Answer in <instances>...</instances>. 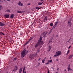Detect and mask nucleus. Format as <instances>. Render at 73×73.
I'll return each mask as SVG.
<instances>
[{
  "mask_svg": "<svg viewBox=\"0 0 73 73\" xmlns=\"http://www.w3.org/2000/svg\"><path fill=\"white\" fill-rule=\"evenodd\" d=\"M2 35H5V34H4V33H2Z\"/></svg>",
  "mask_w": 73,
  "mask_h": 73,
  "instance_id": "a18cd8bd",
  "label": "nucleus"
},
{
  "mask_svg": "<svg viewBox=\"0 0 73 73\" xmlns=\"http://www.w3.org/2000/svg\"><path fill=\"white\" fill-rule=\"evenodd\" d=\"M58 21H57V22L55 23V24L54 25L56 26L57 25V24H58Z\"/></svg>",
  "mask_w": 73,
  "mask_h": 73,
  "instance_id": "ddd939ff",
  "label": "nucleus"
},
{
  "mask_svg": "<svg viewBox=\"0 0 73 73\" xmlns=\"http://www.w3.org/2000/svg\"><path fill=\"white\" fill-rule=\"evenodd\" d=\"M1 8H2V6H0V10L1 9Z\"/></svg>",
  "mask_w": 73,
  "mask_h": 73,
  "instance_id": "ea45409f",
  "label": "nucleus"
},
{
  "mask_svg": "<svg viewBox=\"0 0 73 73\" xmlns=\"http://www.w3.org/2000/svg\"><path fill=\"white\" fill-rule=\"evenodd\" d=\"M73 55H70L68 57V59H70L71 58L73 57Z\"/></svg>",
  "mask_w": 73,
  "mask_h": 73,
  "instance_id": "f8f14e48",
  "label": "nucleus"
},
{
  "mask_svg": "<svg viewBox=\"0 0 73 73\" xmlns=\"http://www.w3.org/2000/svg\"><path fill=\"white\" fill-rule=\"evenodd\" d=\"M66 69H65V70H64V71H66Z\"/></svg>",
  "mask_w": 73,
  "mask_h": 73,
  "instance_id": "6e6d98bb",
  "label": "nucleus"
},
{
  "mask_svg": "<svg viewBox=\"0 0 73 73\" xmlns=\"http://www.w3.org/2000/svg\"><path fill=\"white\" fill-rule=\"evenodd\" d=\"M18 67H17V66H15V67L14 69L15 70V71H16V70H17L18 69Z\"/></svg>",
  "mask_w": 73,
  "mask_h": 73,
  "instance_id": "9b49d317",
  "label": "nucleus"
},
{
  "mask_svg": "<svg viewBox=\"0 0 73 73\" xmlns=\"http://www.w3.org/2000/svg\"><path fill=\"white\" fill-rule=\"evenodd\" d=\"M2 32H0V35H2Z\"/></svg>",
  "mask_w": 73,
  "mask_h": 73,
  "instance_id": "c9c22d12",
  "label": "nucleus"
},
{
  "mask_svg": "<svg viewBox=\"0 0 73 73\" xmlns=\"http://www.w3.org/2000/svg\"><path fill=\"white\" fill-rule=\"evenodd\" d=\"M70 64H69V65L68 66V68H70Z\"/></svg>",
  "mask_w": 73,
  "mask_h": 73,
  "instance_id": "7c9ffc66",
  "label": "nucleus"
},
{
  "mask_svg": "<svg viewBox=\"0 0 73 73\" xmlns=\"http://www.w3.org/2000/svg\"><path fill=\"white\" fill-rule=\"evenodd\" d=\"M41 40H42V38L40 37L38 40V42L37 43L35 46V48H36L38 46H40L41 44Z\"/></svg>",
  "mask_w": 73,
  "mask_h": 73,
  "instance_id": "f03ea898",
  "label": "nucleus"
},
{
  "mask_svg": "<svg viewBox=\"0 0 73 73\" xmlns=\"http://www.w3.org/2000/svg\"><path fill=\"white\" fill-rule=\"evenodd\" d=\"M52 61V60H48V62H51Z\"/></svg>",
  "mask_w": 73,
  "mask_h": 73,
  "instance_id": "bb28decb",
  "label": "nucleus"
},
{
  "mask_svg": "<svg viewBox=\"0 0 73 73\" xmlns=\"http://www.w3.org/2000/svg\"><path fill=\"white\" fill-rule=\"evenodd\" d=\"M52 40H50L48 42V45H49V43L50 42H52Z\"/></svg>",
  "mask_w": 73,
  "mask_h": 73,
  "instance_id": "aec40b11",
  "label": "nucleus"
},
{
  "mask_svg": "<svg viewBox=\"0 0 73 73\" xmlns=\"http://www.w3.org/2000/svg\"><path fill=\"white\" fill-rule=\"evenodd\" d=\"M69 51H70V50H68L67 51V52L66 53V55L68 54L69 53Z\"/></svg>",
  "mask_w": 73,
  "mask_h": 73,
  "instance_id": "b1692460",
  "label": "nucleus"
},
{
  "mask_svg": "<svg viewBox=\"0 0 73 73\" xmlns=\"http://www.w3.org/2000/svg\"><path fill=\"white\" fill-rule=\"evenodd\" d=\"M36 56V54H32L30 55L29 58L32 59H33Z\"/></svg>",
  "mask_w": 73,
  "mask_h": 73,
  "instance_id": "20e7f679",
  "label": "nucleus"
},
{
  "mask_svg": "<svg viewBox=\"0 0 73 73\" xmlns=\"http://www.w3.org/2000/svg\"><path fill=\"white\" fill-rule=\"evenodd\" d=\"M16 59H17V58H15L14 59H13V61H15L16 60Z\"/></svg>",
  "mask_w": 73,
  "mask_h": 73,
  "instance_id": "cd10ccee",
  "label": "nucleus"
},
{
  "mask_svg": "<svg viewBox=\"0 0 73 73\" xmlns=\"http://www.w3.org/2000/svg\"><path fill=\"white\" fill-rule=\"evenodd\" d=\"M2 2V1H1L0 0V3H1Z\"/></svg>",
  "mask_w": 73,
  "mask_h": 73,
  "instance_id": "de8ad7c7",
  "label": "nucleus"
},
{
  "mask_svg": "<svg viewBox=\"0 0 73 73\" xmlns=\"http://www.w3.org/2000/svg\"><path fill=\"white\" fill-rule=\"evenodd\" d=\"M31 4V3H28L27 5H30Z\"/></svg>",
  "mask_w": 73,
  "mask_h": 73,
  "instance_id": "c03bdc74",
  "label": "nucleus"
},
{
  "mask_svg": "<svg viewBox=\"0 0 73 73\" xmlns=\"http://www.w3.org/2000/svg\"><path fill=\"white\" fill-rule=\"evenodd\" d=\"M70 40H70V39H69V40H68L67 42H70Z\"/></svg>",
  "mask_w": 73,
  "mask_h": 73,
  "instance_id": "c85d7f7f",
  "label": "nucleus"
},
{
  "mask_svg": "<svg viewBox=\"0 0 73 73\" xmlns=\"http://www.w3.org/2000/svg\"><path fill=\"white\" fill-rule=\"evenodd\" d=\"M70 39L71 40V37H70Z\"/></svg>",
  "mask_w": 73,
  "mask_h": 73,
  "instance_id": "603ef678",
  "label": "nucleus"
},
{
  "mask_svg": "<svg viewBox=\"0 0 73 73\" xmlns=\"http://www.w3.org/2000/svg\"><path fill=\"white\" fill-rule=\"evenodd\" d=\"M29 42V41H27V42H26L24 45V46H25V45H27V44H28V43Z\"/></svg>",
  "mask_w": 73,
  "mask_h": 73,
  "instance_id": "6ab92c4d",
  "label": "nucleus"
},
{
  "mask_svg": "<svg viewBox=\"0 0 73 73\" xmlns=\"http://www.w3.org/2000/svg\"><path fill=\"white\" fill-rule=\"evenodd\" d=\"M3 1H5V0H3Z\"/></svg>",
  "mask_w": 73,
  "mask_h": 73,
  "instance_id": "5fc2aeb1",
  "label": "nucleus"
},
{
  "mask_svg": "<svg viewBox=\"0 0 73 73\" xmlns=\"http://www.w3.org/2000/svg\"><path fill=\"white\" fill-rule=\"evenodd\" d=\"M7 1H10V0H7Z\"/></svg>",
  "mask_w": 73,
  "mask_h": 73,
  "instance_id": "864d4df0",
  "label": "nucleus"
},
{
  "mask_svg": "<svg viewBox=\"0 0 73 73\" xmlns=\"http://www.w3.org/2000/svg\"><path fill=\"white\" fill-rule=\"evenodd\" d=\"M35 8L36 9H38V10H39V9H40V8H41L37 7H36Z\"/></svg>",
  "mask_w": 73,
  "mask_h": 73,
  "instance_id": "4468645a",
  "label": "nucleus"
},
{
  "mask_svg": "<svg viewBox=\"0 0 73 73\" xmlns=\"http://www.w3.org/2000/svg\"><path fill=\"white\" fill-rule=\"evenodd\" d=\"M25 67H24V68L23 70V72H25Z\"/></svg>",
  "mask_w": 73,
  "mask_h": 73,
  "instance_id": "5701e85b",
  "label": "nucleus"
},
{
  "mask_svg": "<svg viewBox=\"0 0 73 73\" xmlns=\"http://www.w3.org/2000/svg\"><path fill=\"white\" fill-rule=\"evenodd\" d=\"M41 58H39V59H38V61H40V60H41Z\"/></svg>",
  "mask_w": 73,
  "mask_h": 73,
  "instance_id": "e433bc0d",
  "label": "nucleus"
},
{
  "mask_svg": "<svg viewBox=\"0 0 73 73\" xmlns=\"http://www.w3.org/2000/svg\"><path fill=\"white\" fill-rule=\"evenodd\" d=\"M61 51H58L56 52L54 56V57H57L60 56V55H61Z\"/></svg>",
  "mask_w": 73,
  "mask_h": 73,
  "instance_id": "7ed1b4c3",
  "label": "nucleus"
},
{
  "mask_svg": "<svg viewBox=\"0 0 73 73\" xmlns=\"http://www.w3.org/2000/svg\"><path fill=\"white\" fill-rule=\"evenodd\" d=\"M40 66V63H38V64L37 65V66Z\"/></svg>",
  "mask_w": 73,
  "mask_h": 73,
  "instance_id": "72a5a7b5",
  "label": "nucleus"
},
{
  "mask_svg": "<svg viewBox=\"0 0 73 73\" xmlns=\"http://www.w3.org/2000/svg\"><path fill=\"white\" fill-rule=\"evenodd\" d=\"M46 32H44L43 33V34L44 35V34H45V33H46Z\"/></svg>",
  "mask_w": 73,
  "mask_h": 73,
  "instance_id": "f704fd0d",
  "label": "nucleus"
},
{
  "mask_svg": "<svg viewBox=\"0 0 73 73\" xmlns=\"http://www.w3.org/2000/svg\"><path fill=\"white\" fill-rule=\"evenodd\" d=\"M24 11H17V13H24Z\"/></svg>",
  "mask_w": 73,
  "mask_h": 73,
  "instance_id": "9d476101",
  "label": "nucleus"
},
{
  "mask_svg": "<svg viewBox=\"0 0 73 73\" xmlns=\"http://www.w3.org/2000/svg\"><path fill=\"white\" fill-rule=\"evenodd\" d=\"M47 33H48V32H46V33L44 35V37H45V36H46V34H47Z\"/></svg>",
  "mask_w": 73,
  "mask_h": 73,
  "instance_id": "393cba45",
  "label": "nucleus"
},
{
  "mask_svg": "<svg viewBox=\"0 0 73 73\" xmlns=\"http://www.w3.org/2000/svg\"><path fill=\"white\" fill-rule=\"evenodd\" d=\"M46 58V57L44 59H43L42 60V63H44V62L45 61V59Z\"/></svg>",
  "mask_w": 73,
  "mask_h": 73,
  "instance_id": "a211bd4d",
  "label": "nucleus"
},
{
  "mask_svg": "<svg viewBox=\"0 0 73 73\" xmlns=\"http://www.w3.org/2000/svg\"><path fill=\"white\" fill-rule=\"evenodd\" d=\"M33 37H34V36H32L29 39V40L31 41V40H32V39L33 38Z\"/></svg>",
  "mask_w": 73,
  "mask_h": 73,
  "instance_id": "f3484780",
  "label": "nucleus"
},
{
  "mask_svg": "<svg viewBox=\"0 0 73 73\" xmlns=\"http://www.w3.org/2000/svg\"><path fill=\"white\" fill-rule=\"evenodd\" d=\"M51 49L50 48H49V50H48V51H50V50Z\"/></svg>",
  "mask_w": 73,
  "mask_h": 73,
  "instance_id": "37998d69",
  "label": "nucleus"
},
{
  "mask_svg": "<svg viewBox=\"0 0 73 73\" xmlns=\"http://www.w3.org/2000/svg\"><path fill=\"white\" fill-rule=\"evenodd\" d=\"M22 70H23V68H21L19 70V73H21V72H22Z\"/></svg>",
  "mask_w": 73,
  "mask_h": 73,
  "instance_id": "6e6552de",
  "label": "nucleus"
},
{
  "mask_svg": "<svg viewBox=\"0 0 73 73\" xmlns=\"http://www.w3.org/2000/svg\"><path fill=\"white\" fill-rule=\"evenodd\" d=\"M29 51L28 50H26L25 49H24L21 52V57L22 58H24V56H25L28 54Z\"/></svg>",
  "mask_w": 73,
  "mask_h": 73,
  "instance_id": "f257e3e1",
  "label": "nucleus"
},
{
  "mask_svg": "<svg viewBox=\"0 0 73 73\" xmlns=\"http://www.w3.org/2000/svg\"><path fill=\"white\" fill-rule=\"evenodd\" d=\"M47 16H46L44 17V20H47Z\"/></svg>",
  "mask_w": 73,
  "mask_h": 73,
  "instance_id": "4be33fe9",
  "label": "nucleus"
},
{
  "mask_svg": "<svg viewBox=\"0 0 73 73\" xmlns=\"http://www.w3.org/2000/svg\"><path fill=\"white\" fill-rule=\"evenodd\" d=\"M58 35H56V37H58Z\"/></svg>",
  "mask_w": 73,
  "mask_h": 73,
  "instance_id": "09e8293b",
  "label": "nucleus"
},
{
  "mask_svg": "<svg viewBox=\"0 0 73 73\" xmlns=\"http://www.w3.org/2000/svg\"><path fill=\"white\" fill-rule=\"evenodd\" d=\"M70 27H71V25H70Z\"/></svg>",
  "mask_w": 73,
  "mask_h": 73,
  "instance_id": "bf43d9fd",
  "label": "nucleus"
},
{
  "mask_svg": "<svg viewBox=\"0 0 73 73\" xmlns=\"http://www.w3.org/2000/svg\"><path fill=\"white\" fill-rule=\"evenodd\" d=\"M5 25V24L4 23H1V22H0V26H4Z\"/></svg>",
  "mask_w": 73,
  "mask_h": 73,
  "instance_id": "0eeeda50",
  "label": "nucleus"
},
{
  "mask_svg": "<svg viewBox=\"0 0 73 73\" xmlns=\"http://www.w3.org/2000/svg\"><path fill=\"white\" fill-rule=\"evenodd\" d=\"M50 25L51 26H53V23H51L50 24Z\"/></svg>",
  "mask_w": 73,
  "mask_h": 73,
  "instance_id": "412c9836",
  "label": "nucleus"
},
{
  "mask_svg": "<svg viewBox=\"0 0 73 73\" xmlns=\"http://www.w3.org/2000/svg\"><path fill=\"white\" fill-rule=\"evenodd\" d=\"M6 11L7 12H11V11L9 9H7Z\"/></svg>",
  "mask_w": 73,
  "mask_h": 73,
  "instance_id": "a878e982",
  "label": "nucleus"
},
{
  "mask_svg": "<svg viewBox=\"0 0 73 73\" xmlns=\"http://www.w3.org/2000/svg\"><path fill=\"white\" fill-rule=\"evenodd\" d=\"M50 59H51V57H50Z\"/></svg>",
  "mask_w": 73,
  "mask_h": 73,
  "instance_id": "4d7b16f0",
  "label": "nucleus"
},
{
  "mask_svg": "<svg viewBox=\"0 0 73 73\" xmlns=\"http://www.w3.org/2000/svg\"><path fill=\"white\" fill-rule=\"evenodd\" d=\"M48 48L49 49H51V48H52V47H51L50 46H49Z\"/></svg>",
  "mask_w": 73,
  "mask_h": 73,
  "instance_id": "2f4dec72",
  "label": "nucleus"
},
{
  "mask_svg": "<svg viewBox=\"0 0 73 73\" xmlns=\"http://www.w3.org/2000/svg\"><path fill=\"white\" fill-rule=\"evenodd\" d=\"M18 4L20 6H23V5H23V4L21 3V1H19Z\"/></svg>",
  "mask_w": 73,
  "mask_h": 73,
  "instance_id": "423d86ee",
  "label": "nucleus"
},
{
  "mask_svg": "<svg viewBox=\"0 0 73 73\" xmlns=\"http://www.w3.org/2000/svg\"><path fill=\"white\" fill-rule=\"evenodd\" d=\"M57 70L58 71L59 70V68H57Z\"/></svg>",
  "mask_w": 73,
  "mask_h": 73,
  "instance_id": "49530a36",
  "label": "nucleus"
},
{
  "mask_svg": "<svg viewBox=\"0 0 73 73\" xmlns=\"http://www.w3.org/2000/svg\"><path fill=\"white\" fill-rule=\"evenodd\" d=\"M15 71H16L15 70V69H14L13 70L12 72L13 73H14V72H15Z\"/></svg>",
  "mask_w": 73,
  "mask_h": 73,
  "instance_id": "c756f323",
  "label": "nucleus"
},
{
  "mask_svg": "<svg viewBox=\"0 0 73 73\" xmlns=\"http://www.w3.org/2000/svg\"><path fill=\"white\" fill-rule=\"evenodd\" d=\"M26 71H25V72H23V73H26Z\"/></svg>",
  "mask_w": 73,
  "mask_h": 73,
  "instance_id": "79ce46f5",
  "label": "nucleus"
},
{
  "mask_svg": "<svg viewBox=\"0 0 73 73\" xmlns=\"http://www.w3.org/2000/svg\"><path fill=\"white\" fill-rule=\"evenodd\" d=\"M48 64H49V62H48L45 63V65H48Z\"/></svg>",
  "mask_w": 73,
  "mask_h": 73,
  "instance_id": "473e14b6",
  "label": "nucleus"
},
{
  "mask_svg": "<svg viewBox=\"0 0 73 73\" xmlns=\"http://www.w3.org/2000/svg\"><path fill=\"white\" fill-rule=\"evenodd\" d=\"M67 70L68 71H69V70H70L71 71H72V69L70 68H68Z\"/></svg>",
  "mask_w": 73,
  "mask_h": 73,
  "instance_id": "2eb2a0df",
  "label": "nucleus"
},
{
  "mask_svg": "<svg viewBox=\"0 0 73 73\" xmlns=\"http://www.w3.org/2000/svg\"><path fill=\"white\" fill-rule=\"evenodd\" d=\"M40 52V51L38 50V52H37L36 53H39Z\"/></svg>",
  "mask_w": 73,
  "mask_h": 73,
  "instance_id": "a19ab883",
  "label": "nucleus"
},
{
  "mask_svg": "<svg viewBox=\"0 0 73 73\" xmlns=\"http://www.w3.org/2000/svg\"><path fill=\"white\" fill-rule=\"evenodd\" d=\"M42 3H41L40 2H39L38 3V5H42Z\"/></svg>",
  "mask_w": 73,
  "mask_h": 73,
  "instance_id": "dca6fc26",
  "label": "nucleus"
},
{
  "mask_svg": "<svg viewBox=\"0 0 73 73\" xmlns=\"http://www.w3.org/2000/svg\"><path fill=\"white\" fill-rule=\"evenodd\" d=\"M71 47V46H70L68 48V49H70V48Z\"/></svg>",
  "mask_w": 73,
  "mask_h": 73,
  "instance_id": "58836bf2",
  "label": "nucleus"
},
{
  "mask_svg": "<svg viewBox=\"0 0 73 73\" xmlns=\"http://www.w3.org/2000/svg\"><path fill=\"white\" fill-rule=\"evenodd\" d=\"M56 26H55V25H54V26L53 27V28H55V27H56Z\"/></svg>",
  "mask_w": 73,
  "mask_h": 73,
  "instance_id": "4c0bfd02",
  "label": "nucleus"
},
{
  "mask_svg": "<svg viewBox=\"0 0 73 73\" xmlns=\"http://www.w3.org/2000/svg\"><path fill=\"white\" fill-rule=\"evenodd\" d=\"M52 69H54V68L53 67H52Z\"/></svg>",
  "mask_w": 73,
  "mask_h": 73,
  "instance_id": "8fccbe9b",
  "label": "nucleus"
},
{
  "mask_svg": "<svg viewBox=\"0 0 73 73\" xmlns=\"http://www.w3.org/2000/svg\"><path fill=\"white\" fill-rule=\"evenodd\" d=\"M57 60V61H58V60L57 59V60Z\"/></svg>",
  "mask_w": 73,
  "mask_h": 73,
  "instance_id": "13d9d810",
  "label": "nucleus"
},
{
  "mask_svg": "<svg viewBox=\"0 0 73 73\" xmlns=\"http://www.w3.org/2000/svg\"><path fill=\"white\" fill-rule=\"evenodd\" d=\"M69 23H70V21H68V24H69Z\"/></svg>",
  "mask_w": 73,
  "mask_h": 73,
  "instance_id": "3c124183",
  "label": "nucleus"
},
{
  "mask_svg": "<svg viewBox=\"0 0 73 73\" xmlns=\"http://www.w3.org/2000/svg\"><path fill=\"white\" fill-rule=\"evenodd\" d=\"M4 16L6 18H9V14H5L4 15Z\"/></svg>",
  "mask_w": 73,
  "mask_h": 73,
  "instance_id": "39448f33",
  "label": "nucleus"
},
{
  "mask_svg": "<svg viewBox=\"0 0 73 73\" xmlns=\"http://www.w3.org/2000/svg\"><path fill=\"white\" fill-rule=\"evenodd\" d=\"M14 15L13 14H11L10 17L11 19H13V18L14 17Z\"/></svg>",
  "mask_w": 73,
  "mask_h": 73,
  "instance_id": "1a4fd4ad",
  "label": "nucleus"
}]
</instances>
